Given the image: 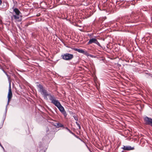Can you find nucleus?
Returning <instances> with one entry per match:
<instances>
[{
  "label": "nucleus",
  "instance_id": "ddd939ff",
  "mask_svg": "<svg viewBox=\"0 0 152 152\" xmlns=\"http://www.w3.org/2000/svg\"><path fill=\"white\" fill-rule=\"evenodd\" d=\"M76 124L77 125L79 129H80L81 128V126H80V124L77 122H76Z\"/></svg>",
  "mask_w": 152,
  "mask_h": 152
},
{
  "label": "nucleus",
  "instance_id": "6ab92c4d",
  "mask_svg": "<svg viewBox=\"0 0 152 152\" xmlns=\"http://www.w3.org/2000/svg\"><path fill=\"white\" fill-rule=\"evenodd\" d=\"M11 99V98H8V102H7V105H8Z\"/></svg>",
  "mask_w": 152,
  "mask_h": 152
},
{
  "label": "nucleus",
  "instance_id": "412c9836",
  "mask_svg": "<svg viewBox=\"0 0 152 152\" xmlns=\"http://www.w3.org/2000/svg\"><path fill=\"white\" fill-rule=\"evenodd\" d=\"M2 3V1L1 0H0V5H1Z\"/></svg>",
  "mask_w": 152,
  "mask_h": 152
},
{
  "label": "nucleus",
  "instance_id": "0eeeda50",
  "mask_svg": "<svg viewBox=\"0 0 152 152\" xmlns=\"http://www.w3.org/2000/svg\"><path fill=\"white\" fill-rule=\"evenodd\" d=\"M121 148L124 150L130 151L134 149V147H131L130 146H124Z\"/></svg>",
  "mask_w": 152,
  "mask_h": 152
},
{
  "label": "nucleus",
  "instance_id": "a211bd4d",
  "mask_svg": "<svg viewBox=\"0 0 152 152\" xmlns=\"http://www.w3.org/2000/svg\"><path fill=\"white\" fill-rule=\"evenodd\" d=\"M3 71L4 72L5 74L8 77L9 79H10V77H9V75L7 74V73L3 70Z\"/></svg>",
  "mask_w": 152,
  "mask_h": 152
},
{
  "label": "nucleus",
  "instance_id": "4be33fe9",
  "mask_svg": "<svg viewBox=\"0 0 152 152\" xmlns=\"http://www.w3.org/2000/svg\"><path fill=\"white\" fill-rule=\"evenodd\" d=\"M149 75H150V76H151V75H152V76H151L152 77V75H151V74H149Z\"/></svg>",
  "mask_w": 152,
  "mask_h": 152
},
{
  "label": "nucleus",
  "instance_id": "6e6552de",
  "mask_svg": "<svg viewBox=\"0 0 152 152\" xmlns=\"http://www.w3.org/2000/svg\"><path fill=\"white\" fill-rule=\"evenodd\" d=\"M12 93L11 91V83L10 82L9 88V91L7 96V98H11L12 97Z\"/></svg>",
  "mask_w": 152,
  "mask_h": 152
},
{
  "label": "nucleus",
  "instance_id": "423d86ee",
  "mask_svg": "<svg viewBox=\"0 0 152 152\" xmlns=\"http://www.w3.org/2000/svg\"><path fill=\"white\" fill-rule=\"evenodd\" d=\"M92 43H95L98 46H100V45L99 43L98 42L96 39L95 38H93L90 39L89 42H88V44H90Z\"/></svg>",
  "mask_w": 152,
  "mask_h": 152
},
{
  "label": "nucleus",
  "instance_id": "f03ea898",
  "mask_svg": "<svg viewBox=\"0 0 152 152\" xmlns=\"http://www.w3.org/2000/svg\"><path fill=\"white\" fill-rule=\"evenodd\" d=\"M51 102L58 108L59 111L64 115L65 117H66L67 116V114L64 108L61 105L59 101L56 99L55 97L52 100Z\"/></svg>",
  "mask_w": 152,
  "mask_h": 152
},
{
  "label": "nucleus",
  "instance_id": "7ed1b4c3",
  "mask_svg": "<svg viewBox=\"0 0 152 152\" xmlns=\"http://www.w3.org/2000/svg\"><path fill=\"white\" fill-rule=\"evenodd\" d=\"M13 12L15 13V14H14L12 17H11V18L12 19L13 17L15 19L17 20L20 18V12L19 10L17 8L13 9Z\"/></svg>",
  "mask_w": 152,
  "mask_h": 152
},
{
  "label": "nucleus",
  "instance_id": "aec40b11",
  "mask_svg": "<svg viewBox=\"0 0 152 152\" xmlns=\"http://www.w3.org/2000/svg\"><path fill=\"white\" fill-rule=\"evenodd\" d=\"M74 118L76 120V121H78V118L77 117H76V116H74Z\"/></svg>",
  "mask_w": 152,
  "mask_h": 152
},
{
  "label": "nucleus",
  "instance_id": "9d476101",
  "mask_svg": "<svg viewBox=\"0 0 152 152\" xmlns=\"http://www.w3.org/2000/svg\"><path fill=\"white\" fill-rule=\"evenodd\" d=\"M73 49L75 50V51H77L78 52L80 53L84 54L85 55H86V54L87 53V52H85V51H84L82 49H79L78 48H73Z\"/></svg>",
  "mask_w": 152,
  "mask_h": 152
},
{
  "label": "nucleus",
  "instance_id": "39448f33",
  "mask_svg": "<svg viewBox=\"0 0 152 152\" xmlns=\"http://www.w3.org/2000/svg\"><path fill=\"white\" fill-rule=\"evenodd\" d=\"M145 124L147 125H150L152 127V118L145 116L144 118Z\"/></svg>",
  "mask_w": 152,
  "mask_h": 152
},
{
  "label": "nucleus",
  "instance_id": "4468645a",
  "mask_svg": "<svg viewBox=\"0 0 152 152\" xmlns=\"http://www.w3.org/2000/svg\"><path fill=\"white\" fill-rule=\"evenodd\" d=\"M3 71L4 72L5 74L8 77L9 79H10V77H9V75L7 74V73L3 70Z\"/></svg>",
  "mask_w": 152,
  "mask_h": 152
},
{
  "label": "nucleus",
  "instance_id": "f3484780",
  "mask_svg": "<svg viewBox=\"0 0 152 152\" xmlns=\"http://www.w3.org/2000/svg\"><path fill=\"white\" fill-rule=\"evenodd\" d=\"M3 71L4 72L5 74L8 77L9 79H10V77H9V75L7 74V73L3 70Z\"/></svg>",
  "mask_w": 152,
  "mask_h": 152
},
{
  "label": "nucleus",
  "instance_id": "1a4fd4ad",
  "mask_svg": "<svg viewBox=\"0 0 152 152\" xmlns=\"http://www.w3.org/2000/svg\"><path fill=\"white\" fill-rule=\"evenodd\" d=\"M130 17L131 18V17L130 16L129 17H126L124 20V23H131L134 22V21L132 20L131 19H130Z\"/></svg>",
  "mask_w": 152,
  "mask_h": 152
},
{
  "label": "nucleus",
  "instance_id": "9b49d317",
  "mask_svg": "<svg viewBox=\"0 0 152 152\" xmlns=\"http://www.w3.org/2000/svg\"><path fill=\"white\" fill-rule=\"evenodd\" d=\"M56 126L57 127H61L63 126V124L60 123H56Z\"/></svg>",
  "mask_w": 152,
  "mask_h": 152
},
{
  "label": "nucleus",
  "instance_id": "2eb2a0df",
  "mask_svg": "<svg viewBox=\"0 0 152 152\" xmlns=\"http://www.w3.org/2000/svg\"><path fill=\"white\" fill-rule=\"evenodd\" d=\"M3 71L4 72L5 74L8 77L9 79H10V77H9V75L7 74V73L3 70Z\"/></svg>",
  "mask_w": 152,
  "mask_h": 152
},
{
  "label": "nucleus",
  "instance_id": "f8f14e48",
  "mask_svg": "<svg viewBox=\"0 0 152 152\" xmlns=\"http://www.w3.org/2000/svg\"><path fill=\"white\" fill-rule=\"evenodd\" d=\"M66 129H67L69 132H70L71 134H73V133L67 127H66Z\"/></svg>",
  "mask_w": 152,
  "mask_h": 152
},
{
  "label": "nucleus",
  "instance_id": "dca6fc26",
  "mask_svg": "<svg viewBox=\"0 0 152 152\" xmlns=\"http://www.w3.org/2000/svg\"><path fill=\"white\" fill-rule=\"evenodd\" d=\"M3 71L4 72L5 74L8 77L9 79H10V77H9V75L7 74V73L3 70Z\"/></svg>",
  "mask_w": 152,
  "mask_h": 152
},
{
  "label": "nucleus",
  "instance_id": "20e7f679",
  "mask_svg": "<svg viewBox=\"0 0 152 152\" xmlns=\"http://www.w3.org/2000/svg\"><path fill=\"white\" fill-rule=\"evenodd\" d=\"M62 58L64 60H70L72 59L73 57V54L69 53H66L62 55Z\"/></svg>",
  "mask_w": 152,
  "mask_h": 152
},
{
  "label": "nucleus",
  "instance_id": "f257e3e1",
  "mask_svg": "<svg viewBox=\"0 0 152 152\" xmlns=\"http://www.w3.org/2000/svg\"><path fill=\"white\" fill-rule=\"evenodd\" d=\"M39 89V91L41 94L43 95L45 99H47V96H49V99L51 101L54 99L55 97L53 95H51L50 94H48L47 91L45 90L43 86L41 84H39L37 85Z\"/></svg>",
  "mask_w": 152,
  "mask_h": 152
}]
</instances>
